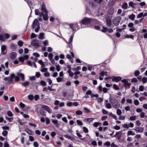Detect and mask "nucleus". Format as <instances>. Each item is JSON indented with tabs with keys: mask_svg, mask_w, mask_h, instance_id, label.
I'll list each match as a JSON object with an SVG mask.
<instances>
[{
	"mask_svg": "<svg viewBox=\"0 0 147 147\" xmlns=\"http://www.w3.org/2000/svg\"><path fill=\"white\" fill-rule=\"evenodd\" d=\"M109 101L111 103L113 108L117 109L119 108L120 104H119L118 101L116 99L112 98L110 96L109 98Z\"/></svg>",
	"mask_w": 147,
	"mask_h": 147,
	"instance_id": "f257e3e1",
	"label": "nucleus"
},
{
	"mask_svg": "<svg viewBox=\"0 0 147 147\" xmlns=\"http://www.w3.org/2000/svg\"><path fill=\"white\" fill-rule=\"evenodd\" d=\"M92 19L91 18H88L87 17H85L82 19L81 21V23H80L81 26L82 24L87 25L90 24L92 21Z\"/></svg>",
	"mask_w": 147,
	"mask_h": 147,
	"instance_id": "f03ea898",
	"label": "nucleus"
},
{
	"mask_svg": "<svg viewBox=\"0 0 147 147\" xmlns=\"http://www.w3.org/2000/svg\"><path fill=\"white\" fill-rule=\"evenodd\" d=\"M15 77V75L14 74H12L10 75V77H5L4 80L5 81H7L9 82L8 84H11L13 82V79Z\"/></svg>",
	"mask_w": 147,
	"mask_h": 147,
	"instance_id": "7ed1b4c3",
	"label": "nucleus"
},
{
	"mask_svg": "<svg viewBox=\"0 0 147 147\" xmlns=\"http://www.w3.org/2000/svg\"><path fill=\"white\" fill-rule=\"evenodd\" d=\"M121 19V18L120 16H117L113 20V24L116 26H118Z\"/></svg>",
	"mask_w": 147,
	"mask_h": 147,
	"instance_id": "20e7f679",
	"label": "nucleus"
},
{
	"mask_svg": "<svg viewBox=\"0 0 147 147\" xmlns=\"http://www.w3.org/2000/svg\"><path fill=\"white\" fill-rule=\"evenodd\" d=\"M39 41L37 39H33L31 43V45L35 48H37L40 47Z\"/></svg>",
	"mask_w": 147,
	"mask_h": 147,
	"instance_id": "39448f33",
	"label": "nucleus"
},
{
	"mask_svg": "<svg viewBox=\"0 0 147 147\" xmlns=\"http://www.w3.org/2000/svg\"><path fill=\"white\" fill-rule=\"evenodd\" d=\"M122 131L117 132L113 136V137H116L117 138L118 140H119L121 139L122 136Z\"/></svg>",
	"mask_w": 147,
	"mask_h": 147,
	"instance_id": "423d86ee",
	"label": "nucleus"
},
{
	"mask_svg": "<svg viewBox=\"0 0 147 147\" xmlns=\"http://www.w3.org/2000/svg\"><path fill=\"white\" fill-rule=\"evenodd\" d=\"M39 23L38 22V20L37 19H35L32 22V27L33 29H34L35 28L36 26Z\"/></svg>",
	"mask_w": 147,
	"mask_h": 147,
	"instance_id": "0eeeda50",
	"label": "nucleus"
},
{
	"mask_svg": "<svg viewBox=\"0 0 147 147\" xmlns=\"http://www.w3.org/2000/svg\"><path fill=\"white\" fill-rule=\"evenodd\" d=\"M42 107L46 111L48 112L49 113H51L52 112V110L49 107L45 105H43Z\"/></svg>",
	"mask_w": 147,
	"mask_h": 147,
	"instance_id": "6e6552de",
	"label": "nucleus"
},
{
	"mask_svg": "<svg viewBox=\"0 0 147 147\" xmlns=\"http://www.w3.org/2000/svg\"><path fill=\"white\" fill-rule=\"evenodd\" d=\"M137 133L142 132L144 131V128L141 127H137L135 129H133Z\"/></svg>",
	"mask_w": 147,
	"mask_h": 147,
	"instance_id": "1a4fd4ad",
	"label": "nucleus"
},
{
	"mask_svg": "<svg viewBox=\"0 0 147 147\" xmlns=\"http://www.w3.org/2000/svg\"><path fill=\"white\" fill-rule=\"evenodd\" d=\"M41 6L42 7L41 10L42 11L44 12V13L48 12L46 8L45 4L44 3H43Z\"/></svg>",
	"mask_w": 147,
	"mask_h": 147,
	"instance_id": "9d476101",
	"label": "nucleus"
},
{
	"mask_svg": "<svg viewBox=\"0 0 147 147\" xmlns=\"http://www.w3.org/2000/svg\"><path fill=\"white\" fill-rule=\"evenodd\" d=\"M121 78L120 76L114 77L113 79V81L117 82L121 80Z\"/></svg>",
	"mask_w": 147,
	"mask_h": 147,
	"instance_id": "9b49d317",
	"label": "nucleus"
},
{
	"mask_svg": "<svg viewBox=\"0 0 147 147\" xmlns=\"http://www.w3.org/2000/svg\"><path fill=\"white\" fill-rule=\"evenodd\" d=\"M106 22L108 26L109 27L111 25V21L110 18H108L106 19Z\"/></svg>",
	"mask_w": 147,
	"mask_h": 147,
	"instance_id": "f8f14e48",
	"label": "nucleus"
},
{
	"mask_svg": "<svg viewBox=\"0 0 147 147\" xmlns=\"http://www.w3.org/2000/svg\"><path fill=\"white\" fill-rule=\"evenodd\" d=\"M94 119V118H86V119H84V121L86 122H87L88 123H90Z\"/></svg>",
	"mask_w": 147,
	"mask_h": 147,
	"instance_id": "ddd939ff",
	"label": "nucleus"
},
{
	"mask_svg": "<svg viewBox=\"0 0 147 147\" xmlns=\"http://www.w3.org/2000/svg\"><path fill=\"white\" fill-rule=\"evenodd\" d=\"M6 49V47L5 45H3L1 47V53L3 55H5L6 53V52H5V51Z\"/></svg>",
	"mask_w": 147,
	"mask_h": 147,
	"instance_id": "4468645a",
	"label": "nucleus"
},
{
	"mask_svg": "<svg viewBox=\"0 0 147 147\" xmlns=\"http://www.w3.org/2000/svg\"><path fill=\"white\" fill-rule=\"evenodd\" d=\"M17 74L18 76H20L22 80L23 81L25 79V76L24 74L22 73H17Z\"/></svg>",
	"mask_w": 147,
	"mask_h": 147,
	"instance_id": "2eb2a0df",
	"label": "nucleus"
},
{
	"mask_svg": "<svg viewBox=\"0 0 147 147\" xmlns=\"http://www.w3.org/2000/svg\"><path fill=\"white\" fill-rule=\"evenodd\" d=\"M17 53L15 52H12L10 54V58L12 59H14L16 57Z\"/></svg>",
	"mask_w": 147,
	"mask_h": 147,
	"instance_id": "dca6fc26",
	"label": "nucleus"
},
{
	"mask_svg": "<svg viewBox=\"0 0 147 147\" xmlns=\"http://www.w3.org/2000/svg\"><path fill=\"white\" fill-rule=\"evenodd\" d=\"M45 14L43 16V19L47 21L48 19V12H47L46 13H44Z\"/></svg>",
	"mask_w": 147,
	"mask_h": 147,
	"instance_id": "f3484780",
	"label": "nucleus"
},
{
	"mask_svg": "<svg viewBox=\"0 0 147 147\" xmlns=\"http://www.w3.org/2000/svg\"><path fill=\"white\" fill-rule=\"evenodd\" d=\"M134 36L132 35V34L128 35L126 34L125 36V38H130L132 39H134Z\"/></svg>",
	"mask_w": 147,
	"mask_h": 147,
	"instance_id": "a211bd4d",
	"label": "nucleus"
},
{
	"mask_svg": "<svg viewBox=\"0 0 147 147\" xmlns=\"http://www.w3.org/2000/svg\"><path fill=\"white\" fill-rule=\"evenodd\" d=\"M58 122L57 120H52V123L55 125L57 127H58L60 125V124L58 123Z\"/></svg>",
	"mask_w": 147,
	"mask_h": 147,
	"instance_id": "6ab92c4d",
	"label": "nucleus"
},
{
	"mask_svg": "<svg viewBox=\"0 0 147 147\" xmlns=\"http://www.w3.org/2000/svg\"><path fill=\"white\" fill-rule=\"evenodd\" d=\"M131 84L130 83H128V82L127 83H126L125 84H124L123 86L125 87V89L129 88L130 87Z\"/></svg>",
	"mask_w": 147,
	"mask_h": 147,
	"instance_id": "aec40b11",
	"label": "nucleus"
},
{
	"mask_svg": "<svg viewBox=\"0 0 147 147\" xmlns=\"http://www.w3.org/2000/svg\"><path fill=\"white\" fill-rule=\"evenodd\" d=\"M21 84L23 86L26 87L29 85V82L28 81H26L24 82L21 83Z\"/></svg>",
	"mask_w": 147,
	"mask_h": 147,
	"instance_id": "412c9836",
	"label": "nucleus"
},
{
	"mask_svg": "<svg viewBox=\"0 0 147 147\" xmlns=\"http://www.w3.org/2000/svg\"><path fill=\"white\" fill-rule=\"evenodd\" d=\"M74 24L73 23L70 24L69 25L70 28L73 30V31H75L76 30V28H75V26H74Z\"/></svg>",
	"mask_w": 147,
	"mask_h": 147,
	"instance_id": "4be33fe9",
	"label": "nucleus"
},
{
	"mask_svg": "<svg viewBox=\"0 0 147 147\" xmlns=\"http://www.w3.org/2000/svg\"><path fill=\"white\" fill-rule=\"evenodd\" d=\"M44 34H45L44 33H40L38 37L39 38L41 39H43L44 38Z\"/></svg>",
	"mask_w": 147,
	"mask_h": 147,
	"instance_id": "5701e85b",
	"label": "nucleus"
},
{
	"mask_svg": "<svg viewBox=\"0 0 147 147\" xmlns=\"http://www.w3.org/2000/svg\"><path fill=\"white\" fill-rule=\"evenodd\" d=\"M103 29L101 30V31L103 32H105L108 31V28L104 26L102 27Z\"/></svg>",
	"mask_w": 147,
	"mask_h": 147,
	"instance_id": "b1692460",
	"label": "nucleus"
},
{
	"mask_svg": "<svg viewBox=\"0 0 147 147\" xmlns=\"http://www.w3.org/2000/svg\"><path fill=\"white\" fill-rule=\"evenodd\" d=\"M135 16V15L133 14H132L129 16V18L130 19L132 20H134Z\"/></svg>",
	"mask_w": 147,
	"mask_h": 147,
	"instance_id": "393cba45",
	"label": "nucleus"
},
{
	"mask_svg": "<svg viewBox=\"0 0 147 147\" xmlns=\"http://www.w3.org/2000/svg\"><path fill=\"white\" fill-rule=\"evenodd\" d=\"M135 134V133L131 130L127 132V135H134Z\"/></svg>",
	"mask_w": 147,
	"mask_h": 147,
	"instance_id": "a878e982",
	"label": "nucleus"
},
{
	"mask_svg": "<svg viewBox=\"0 0 147 147\" xmlns=\"http://www.w3.org/2000/svg\"><path fill=\"white\" fill-rule=\"evenodd\" d=\"M122 7L123 9H127V4L126 3H124L122 5Z\"/></svg>",
	"mask_w": 147,
	"mask_h": 147,
	"instance_id": "bb28decb",
	"label": "nucleus"
},
{
	"mask_svg": "<svg viewBox=\"0 0 147 147\" xmlns=\"http://www.w3.org/2000/svg\"><path fill=\"white\" fill-rule=\"evenodd\" d=\"M11 47L13 51H15V50L16 49V46L13 43L11 44Z\"/></svg>",
	"mask_w": 147,
	"mask_h": 147,
	"instance_id": "cd10ccee",
	"label": "nucleus"
},
{
	"mask_svg": "<svg viewBox=\"0 0 147 147\" xmlns=\"http://www.w3.org/2000/svg\"><path fill=\"white\" fill-rule=\"evenodd\" d=\"M109 116H111L114 119H115L116 120L117 119V116L113 114L112 113H109Z\"/></svg>",
	"mask_w": 147,
	"mask_h": 147,
	"instance_id": "c85d7f7f",
	"label": "nucleus"
},
{
	"mask_svg": "<svg viewBox=\"0 0 147 147\" xmlns=\"http://www.w3.org/2000/svg\"><path fill=\"white\" fill-rule=\"evenodd\" d=\"M134 4L132 1H131L129 3V6H131L133 8H135Z\"/></svg>",
	"mask_w": 147,
	"mask_h": 147,
	"instance_id": "c756f323",
	"label": "nucleus"
},
{
	"mask_svg": "<svg viewBox=\"0 0 147 147\" xmlns=\"http://www.w3.org/2000/svg\"><path fill=\"white\" fill-rule=\"evenodd\" d=\"M114 9L113 8H111L110 10L108 12L109 14L112 15L113 13Z\"/></svg>",
	"mask_w": 147,
	"mask_h": 147,
	"instance_id": "7c9ffc66",
	"label": "nucleus"
},
{
	"mask_svg": "<svg viewBox=\"0 0 147 147\" xmlns=\"http://www.w3.org/2000/svg\"><path fill=\"white\" fill-rule=\"evenodd\" d=\"M40 114L43 116H45L46 115V114L44 110H41L40 111Z\"/></svg>",
	"mask_w": 147,
	"mask_h": 147,
	"instance_id": "2f4dec72",
	"label": "nucleus"
},
{
	"mask_svg": "<svg viewBox=\"0 0 147 147\" xmlns=\"http://www.w3.org/2000/svg\"><path fill=\"white\" fill-rule=\"evenodd\" d=\"M5 40L4 38L3 35L0 34V40L3 42L5 41Z\"/></svg>",
	"mask_w": 147,
	"mask_h": 147,
	"instance_id": "473e14b6",
	"label": "nucleus"
},
{
	"mask_svg": "<svg viewBox=\"0 0 147 147\" xmlns=\"http://www.w3.org/2000/svg\"><path fill=\"white\" fill-rule=\"evenodd\" d=\"M76 113L77 115H79L82 114V111L78 110L76 111Z\"/></svg>",
	"mask_w": 147,
	"mask_h": 147,
	"instance_id": "72a5a7b5",
	"label": "nucleus"
},
{
	"mask_svg": "<svg viewBox=\"0 0 147 147\" xmlns=\"http://www.w3.org/2000/svg\"><path fill=\"white\" fill-rule=\"evenodd\" d=\"M73 39V36L72 35L70 37L69 40L68 42V44H70L72 42Z\"/></svg>",
	"mask_w": 147,
	"mask_h": 147,
	"instance_id": "f704fd0d",
	"label": "nucleus"
},
{
	"mask_svg": "<svg viewBox=\"0 0 147 147\" xmlns=\"http://www.w3.org/2000/svg\"><path fill=\"white\" fill-rule=\"evenodd\" d=\"M67 68L68 69V71H67L68 73H69L71 72V67L69 65H67Z\"/></svg>",
	"mask_w": 147,
	"mask_h": 147,
	"instance_id": "c9c22d12",
	"label": "nucleus"
},
{
	"mask_svg": "<svg viewBox=\"0 0 147 147\" xmlns=\"http://www.w3.org/2000/svg\"><path fill=\"white\" fill-rule=\"evenodd\" d=\"M40 23H39V24L37 25V26L35 30V31L36 32H38L40 29Z\"/></svg>",
	"mask_w": 147,
	"mask_h": 147,
	"instance_id": "e433bc0d",
	"label": "nucleus"
},
{
	"mask_svg": "<svg viewBox=\"0 0 147 147\" xmlns=\"http://www.w3.org/2000/svg\"><path fill=\"white\" fill-rule=\"evenodd\" d=\"M76 122L77 124L79 125H83V123L80 120H77Z\"/></svg>",
	"mask_w": 147,
	"mask_h": 147,
	"instance_id": "4c0bfd02",
	"label": "nucleus"
},
{
	"mask_svg": "<svg viewBox=\"0 0 147 147\" xmlns=\"http://www.w3.org/2000/svg\"><path fill=\"white\" fill-rule=\"evenodd\" d=\"M63 78H61L60 77H59L57 78V81L58 82H60L63 81Z\"/></svg>",
	"mask_w": 147,
	"mask_h": 147,
	"instance_id": "58836bf2",
	"label": "nucleus"
},
{
	"mask_svg": "<svg viewBox=\"0 0 147 147\" xmlns=\"http://www.w3.org/2000/svg\"><path fill=\"white\" fill-rule=\"evenodd\" d=\"M7 115L9 116L10 117H12L13 115V114L11 112L9 111H7Z\"/></svg>",
	"mask_w": 147,
	"mask_h": 147,
	"instance_id": "ea45409f",
	"label": "nucleus"
},
{
	"mask_svg": "<svg viewBox=\"0 0 147 147\" xmlns=\"http://www.w3.org/2000/svg\"><path fill=\"white\" fill-rule=\"evenodd\" d=\"M26 131L29 135L32 134V131L30 129H28L26 130Z\"/></svg>",
	"mask_w": 147,
	"mask_h": 147,
	"instance_id": "a19ab883",
	"label": "nucleus"
},
{
	"mask_svg": "<svg viewBox=\"0 0 147 147\" xmlns=\"http://www.w3.org/2000/svg\"><path fill=\"white\" fill-rule=\"evenodd\" d=\"M138 82V80L137 78H134L131 79V82L134 83H136Z\"/></svg>",
	"mask_w": 147,
	"mask_h": 147,
	"instance_id": "79ce46f5",
	"label": "nucleus"
},
{
	"mask_svg": "<svg viewBox=\"0 0 147 147\" xmlns=\"http://www.w3.org/2000/svg\"><path fill=\"white\" fill-rule=\"evenodd\" d=\"M23 42L21 40H20L18 42V45L20 47H22L23 46Z\"/></svg>",
	"mask_w": 147,
	"mask_h": 147,
	"instance_id": "37998d69",
	"label": "nucleus"
},
{
	"mask_svg": "<svg viewBox=\"0 0 147 147\" xmlns=\"http://www.w3.org/2000/svg\"><path fill=\"white\" fill-rule=\"evenodd\" d=\"M40 84L43 86H46L47 85V84L46 82L43 80L41 81Z\"/></svg>",
	"mask_w": 147,
	"mask_h": 147,
	"instance_id": "c03bdc74",
	"label": "nucleus"
},
{
	"mask_svg": "<svg viewBox=\"0 0 147 147\" xmlns=\"http://www.w3.org/2000/svg\"><path fill=\"white\" fill-rule=\"evenodd\" d=\"M117 113L118 115H120L121 114L122 112L120 109H118L117 110Z\"/></svg>",
	"mask_w": 147,
	"mask_h": 147,
	"instance_id": "a18cd8bd",
	"label": "nucleus"
},
{
	"mask_svg": "<svg viewBox=\"0 0 147 147\" xmlns=\"http://www.w3.org/2000/svg\"><path fill=\"white\" fill-rule=\"evenodd\" d=\"M6 119L7 120H8L9 122H11L13 120V117L10 118L6 116Z\"/></svg>",
	"mask_w": 147,
	"mask_h": 147,
	"instance_id": "49530a36",
	"label": "nucleus"
},
{
	"mask_svg": "<svg viewBox=\"0 0 147 147\" xmlns=\"http://www.w3.org/2000/svg\"><path fill=\"white\" fill-rule=\"evenodd\" d=\"M29 99L30 100H32L33 99L34 96L33 95H29L28 96Z\"/></svg>",
	"mask_w": 147,
	"mask_h": 147,
	"instance_id": "de8ad7c7",
	"label": "nucleus"
},
{
	"mask_svg": "<svg viewBox=\"0 0 147 147\" xmlns=\"http://www.w3.org/2000/svg\"><path fill=\"white\" fill-rule=\"evenodd\" d=\"M83 131L85 133H87L88 132V130L87 128L85 127H83Z\"/></svg>",
	"mask_w": 147,
	"mask_h": 147,
	"instance_id": "09e8293b",
	"label": "nucleus"
},
{
	"mask_svg": "<svg viewBox=\"0 0 147 147\" xmlns=\"http://www.w3.org/2000/svg\"><path fill=\"white\" fill-rule=\"evenodd\" d=\"M142 81L143 83H146L147 81V78L144 77L142 78Z\"/></svg>",
	"mask_w": 147,
	"mask_h": 147,
	"instance_id": "8fccbe9b",
	"label": "nucleus"
},
{
	"mask_svg": "<svg viewBox=\"0 0 147 147\" xmlns=\"http://www.w3.org/2000/svg\"><path fill=\"white\" fill-rule=\"evenodd\" d=\"M106 107L108 109H110L111 107V104L109 103H107L106 105Z\"/></svg>",
	"mask_w": 147,
	"mask_h": 147,
	"instance_id": "3c124183",
	"label": "nucleus"
},
{
	"mask_svg": "<svg viewBox=\"0 0 147 147\" xmlns=\"http://www.w3.org/2000/svg\"><path fill=\"white\" fill-rule=\"evenodd\" d=\"M140 74V71L139 70H136L135 71L134 73V75L136 76H138Z\"/></svg>",
	"mask_w": 147,
	"mask_h": 147,
	"instance_id": "603ef678",
	"label": "nucleus"
},
{
	"mask_svg": "<svg viewBox=\"0 0 147 147\" xmlns=\"http://www.w3.org/2000/svg\"><path fill=\"white\" fill-rule=\"evenodd\" d=\"M8 134V132L6 130H4L2 133L3 135L4 136H6Z\"/></svg>",
	"mask_w": 147,
	"mask_h": 147,
	"instance_id": "864d4df0",
	"label": "nucleus"
},
{
	"mask_svg": "<svg viewBox=\"0 0 147 147\" xmlns=\"http://www.w3.org/2000/svg\"><path fill=\"white\" fill-rule=\"evenodd\" d=\"M83 109L87 113H89L90 112V110L86 107H84Z\"/></svg>",
	"mask_w": 147,
	"mask_h": 147,
	"instance_id": "5fc2aeb1",
	"label": "nucleus"
},
{
	"mask_svg": "<svg viewBox=\"0 0 147 147\" xmlns=\"http://www.w3.org/2000/svg\"><path fill=\"white\" fill-rule=\"evenodd\" d=\"M40 11L39 9H35V14L36 15H38L40 13Z\"/></svg>",
	"mask_w": 147,
	"mask_h": 147,
	"instance_id": "6e6d98bb",
	"label": "nucleus"
},
{
	"mask_svg": "<svg viewBox=\"0 0 147 147\" xmlns=\"http://www.w3.org/2000/svg\"><path fill=\"white\" fill-rule=\"evenodd\" d=\"M26 1L27 3H28V5H29V6H30V5H32V3L30 0H26L25 1Z\"/></svg>",
	"mask_w": 147,
	"mask_h": 147,
	"instance_id": "4d7b16f0",
	"label": "nucleus"
},
{
	"mask_svg": "<svg viewBox=\"0 0 147 147\" xmlns=\"http://www.w3.org/2000/svg\"><path fill=\"white\" fill-rule=\"evenodd\" d=\"M134 103L135 105H137L139 104V102L138 100L135 99L134 101Z\"/></svg>",
	"mask_w": 147,
	"mask_h": 147,
	"instance_id": "13d9d810",
	"label": "nucleus"
},
{
	"mask_svg": "<svg viewBox=\"0 0 147 147\" xmlns=\"http://www.w3.org/2000/svg\"><path fill=\"white\" fill-rule=\"evenodd\" d=\"M89 4L93 7H95L96 6V5L94 3L93 1H92V2H90Z\"/></svg>",
	"mask_w": 147,
	"mask_h": 147,
	"instance_id": "bf43d9fd",
	"label": "nucleus"
},
{
	"mask_svg": "<svg viewBox=\"0 0 147 147\" xmlns=\"http://www.w3.org/2000/svg\"><path fill=\"white\" fill-rule=\"evenodd\" d=\"M94 20V23H95L96 24L99 25H101V23L100 22L96 20Z\"/></svg>",
	"mask_w": 147,
	"mask_h": 147,
	"instance_id": "052dcab7",
	"label": "nucleus"
},
{
	"mask_svg": "<svg viewBox=\"0 0 147 147\" xmlns=\"http://www.w3.org/2000/svg\"><path fill=\"white\" fill-rule=\"evenodd\" d=\"M113 88L116 90H119V88L118 87L117 85L115 84H114L113 86Z\"/></svg>",
	"mask_w": 147,
	"mask_h": 147,
	"instance_id": "680f3d73",
	"label": "nucleus"
},
{
	"mask_svg": "<svg viewBox=\"0 0 147 147\" xmlns=\"http://www.w3.org/2000/svg\"><path fill=\"white\" fill-rule=\"evenodd\" d=\"M103 100V98H98L97 99V101L98 103L101 102Z\"/></svg>",
	"mask_w": 147,
	"mask_h": 147,
	"instance_id": "e2e57ef3",
	"label": "nucleus"
},
{
	"mask_svg": "<svg viewBox=\"0 0 147 147\" xmlns=\"http://www.w3.org/2000/svg\"><path fill=\"white\" fill-rule=\"evenodd\" d=\"M53 54L52 53H50L48 56V57L50 60H51L53 59Z\"/></svg>",
	"mask_w": 147,
	"mask_h": 147,
	"instance_id": "0e129e2a",
	"label": "nucleus"
},
{
	"mask_svg": "<svg viewBox=\"0 0 147 147\" xmlns=\"http://www.w3.org/2000/svg\"><path fill=\"white\" fill-rule=\"evenodd\" d=\"M143 16V13L142 12L140 13L137 16V18H141Z\"/></svg>",
	"mask_w": 147,
	"mask_h": 147,
	"instance_id": "69168bd1",
	"label": "nucleus"
},
{
	"mask_svg": "<svg viewBox=\"0 0 147 147\" xmlns=\"http://www.w3.org/2000/svg\"><path fill=\"white\" fill-rule=\"evenodd\" d=\"M19 105L22 108H24L25 107V105L21 102H20Z\"/></svg>",
	"mask_w": 147,
	"mask_h": 147,
	"instance_id": "338daca9",
	"label": "nucleus"
},
{
	"mask_svg": "<svg viewBox=\"0 0 147 147\" xmlns=\"http://www.w3.org/2000/svg\"><path fill=\"white\" fill-rule=\"evenodd\" d=\"M37 36V35L34 33H32L31 34L30 38L31 39H32L36 37Z\"/></svg>",
	"mask_w": 147,
	"mask_h": 147,
	"instance_id": "774afa93",
	"label": "nucleus"
}]
</instances>
